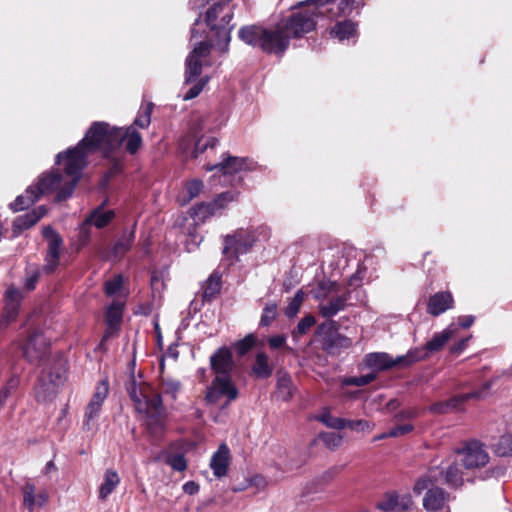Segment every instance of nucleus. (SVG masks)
Listing matches in <instances>:
<instances>
[{"mask_svg":"<svg viewBox=\"0 0 512 512\" xmlns=\"http://www.w3.org/2000/svg\"><path fill=\"white\" fill-rule=\"evenodd\" d=\"M87 149L85 140H81L75 147L68 149L64 153H58L56 164L59 165L65 158L64 172L59 169H52L44 172L38 177L36 184L30 185L24 194L19 195L10 203V208L14 211H21L33 205L42 195L55 193V201L61 202L69 198L79 179L82 170L86 166Z\"/></svg>","mask_w":512,"mask_h":512,"instance_id":"nucleus-1","label":"nucleus"},{"mask_svg":"<svg viewBox=\"0 0 512 512\" xmlns=\"http://www.w3.org/2000/svg\"><path fill=\"white\" fill-rule=\"evenodd\" d=\"M126 390L133 401L138 413L146 417V426L149 433L158 438L165 427L166 409L163 405L165 399L175 401L181 390V382L168 375H160L157 388L142 380V376L131 375L126 384Z\"/></svg>","mask_w":512,"mask_h":512,"instance_id":"nucleus-2","label":"nucleus"},{"mask_svg":"<svg viewBox=\"0 0 512 512\" xmlns=\"http://www.w3.org/2000/svg\"><path fill=\"white\" fill-rule=\"evenodd\" d=\"M82 140H85L87 151L100 150L107 158L123 143L130 154H135L142 145V136L134 126L124 129L111 127L106 122L93 123Z\"/></svg>","mask_w":512,"mask_h":512,"instance_id":"nucleus-3","label":"nucleus"},{"mask_svg":"<svg viewBox=\"0 0 512 512\" xmlns=\"http://www.w3.org/2000/svg\"><path fill=\"white\" fill-rule=\"evenodd\" d=\"M241 41L267 54L283 56L290 44V36L281 23L272 28L260 25L243 26L238 31Z\"/></svg>","mask_w":512,"mask_h":512,"instance_id":"nucleus-4","label":"nucleus"},{"mask_svg":"<svg viewBox=\"0 0 512 512\" xmlns=\"http://www.w3.org/2000/svg\"><path fill=\"white\" fill-rule=\"evenodd\" d=\"M212 45L207 41H200L194 45L185 61V84H195L184 94L183 100L196 98L208 83L209 78H199L202 72L203 60L210 54Z\"/></svg>","mask_w":512,"mask_h":512,"instance_id":"nucleus-5","label":"nucleus"},{"mask_svg":"<svg viewBox=\"0 0 512 512\" xmlns=\"http://www.w3.org/2000/svg\"><path fill=\"white\" fill-rule=\"evenodd\" d=\"M443 471L437 467L430 468L428 472L417 479L414 484L413 491L420 495L426 491L423 498V507L429 512H436L444 508L445 504L450 501V494L443 488L436 486L439 483V477Z\"/></svg>","mask_w":512,"mask_h":512,"instance_id":"nucleus-6","label":"nucleus"},{"mask_svg":"<svg viewBox=\"0 0 512 512\" xmlns=\"http://www.w3.org/2000/svg\"><path fill=\"white\" fill-rule=\"evenodd\" d=\"M233 13L228 10L224 12V4L216 3L206 12V23L212 31H215L216 46L222 53H226L231 40V31L234 24H230Z\"/></svg>","mask_w":512,"mask_h":512,"instance_id":"nucleus-7","label":"nucleus"},{"mask_svg":"<svg viewBox=\"0 0 512 512\" xmlns=\"http://www.w3.org/2000/svg\"><path fill=\"white\" fill-rule=\"evenodd\" d=\"M423 359H425V355L420 354L418 350H410L407 354L396 358H392L385 352H373L365 355L364 363L368 368L384 371L395 366L408 367Z\"/></svg>","mask_w":512,"mask_h":512,"instance_id":"nucleus-8","label":"nucleus"},{"mask_svg":"<svg viewBox=\"0 0 512 512\" xmlns=\"http://www.w3.org/2000/svg\"><path fill=\"white\" fill-rule=\"evenodd\" d=\"M66 379V371L62 364L50 370H42L34 388L35 397L39 402L50 401L57 393L58 387Z\"/></svg>","mask_w":512,"mask_h":512,"instance_id":"nucleus-9","label":"nucleus"},{"mask_svg":"<svg viewBox=\"0 0 512 512\" xmlns=\"http://www.w3.org/2000/svg\"><path fill=\"white\" fill-rule=\"evenodd\" d=\"M239 396V390L233 382L231 375H216L207 387L205 399L209 404H218L225 399L221 409L227 408Z\"/></svg>","mask_w":512,"mask_h":512,"instance_id":"nucleus-10","label":"nucleus"},{"mask_svg":"<svg viewBox=\"0 0 512 512\" xmlns=\"http://www.w3.org/2000/svg\"><path fill=\"white\" fill-rule=\"evenodd\" d=\"M317 19V13L314 7H312L292 12L291 15L280 23L290 38H300L316 28Z\"/></svg>","mask_w":512,"mask_h":512,"instance_id":"nucleus-11","label":"nucleus"},{"mask_svg":"<svg viewBox=\"0 0 512 512\" xmlns=\"http://www.w3.org/2000/svg\"><path fill=\"white\" fill-rule=\"evenodd\" d=\"M237 196L238 193L233 191L220 193L210 202H201L191 207L190 216L196 224H202L224 209L228 203L235 201Z\"/></svg>","mask_w":512,"mask_h":512,"instance_id":"nucleus-12","label":"nucleus"},{"mask_svg":"<svg viewBox=\"0 0 512 512\" xmlns=\"http://www.w3.org/2000/svg\"><path fill=\"white\" fill-rule=\"evenodd\" d=\"M253 231L238 229L232 235L224 236L223 254L228 255L231 250L236 256L247 253L256 242Z\"/></svg>","mask_w":512,"mask_h":512,"instance_id":"nucleus-13","label":"nucleus"},{"mask_svg":"<svg viewBox=\"0 0 512 512\" xmlns=\"http://www.w3.org/2000/svg\"><path fill=\"white\" fill-rule=\"evenodd\" d=\"M458 453L463 455L462 462L467 469L480 468L489 462V454L478 440L468 441Z\"/></svg>","mask_w":512,"mask_h":512,"instance_id":"nucleus-14","label":"nucleus"},{"mask_svg":"<svg viewBox=\"0 0 512 512\" xmlns=\"http://www.w3.org/2000/svg\"><path fill=\"white\" fill-rule=\"evenodd\" d=\"M258 168V163L249 157H236L227 155L223 160L208 167V170H216L222 175H232L241 171H254Z\"/></svg>","mask_w":512,"mask_h":512,"instance_id":"nucleus-15","label":"nucleus"},{"mask_svg":"<svg viewBox=\"0 0 512 512\" xmlns=\"http://www.w3.org/2000/svg\"><path fill=\"white\" fill-rule=\"evenodd\" d=\"M491 386L492 383L490 381H486L483 383L481 389L457 395L448 402L436 403L432 405L431 410L437 413H446L450 409L457 408L461 403L469 399H483L487 396L488 390L491 388Z\"/></svg>","mask_w":512,"mask_h":512,"instance_id":"nucleus-16","label":"nucleus"},{"mask_svg":"<svg viewBox=\"0 0 512 512\" xmlns=\"http://www.w3.org/2000/svg\"><path fill=\"white\" fill-rule=\"evenodd\" d=\"M47 344L43 334L35 331L23 346V355L29 362L41 364L46 357Z\"/></svg>","mask_w":512,"mask_h":512,"instance_id":"nucleus-17","label":"nucleus"},{"mask_svg":"<svg viewBox=\"0 0 512 512\" xmlns=\"http://www.w3.org/2000/svg\"><path fill=\"white\" fill-rule=\"evenodd\" d=\"M22 294L19 289L10 287L5 293V305L3 317L0 321L1 327H6L14 321L19 313Z\"/></svg>","mask_w":512,"mask_h":512,"instance_id":"nucleus-18","label":"nucleus"},{"mask_svg":"<svg viewBox=\"0 0 512 512\" xmlns=\"http://www.w3.org/2000/svg\"><path fill=\"white\" fill-rule=\"evenodd\" d=\"M123 310L124 303L119 300L113 301L107 308L105 317L107 327L103 335V341L114 336L118 332L123 318Z\"/></svg>","mask_w":512,"mask_h":512,"instance_id":"nucleus-19","label":"nucleus"},{"mask_svg":"<svg viewBox=\"0 0 512 512\" xmlns=\"http://www.w3.org/2000/svg\"><path fill=\"white\" fill-rule=\"evenodd\" d=\"M458 327L455 324H450L443 331L435 333L431 340H429L423 349H417L420 354L425 355V358L431 354L440 351L445 344L457 333Z\"/></svg>","mask_w":512,"mask_h":512,"instance_id":"nucleus-20","label":"nucleus"},{"mask_svg":"<svg viewBox=\"0 0 512 512\" xmlns=\"http://www.w3.org/2000/svg\"><path fill=\"white\" fill-rule=\"evenodd\" d=\"M337 0H305L297 3L295 8L302 6L314 7L318 17H326L330 20L345 16L344 13H337Z\"/></svg>","mask_w":512,"mask_h":512,"instance_id":"nucleus-21","label":"nucleus"},{"mask_svg":"<svg viewBox=\"0 0 512 512\" xmlns=\"http://www.w3.org/2000/svg\"><path fill=\"white\" fill-rule=\"evenodd\" d=\"M23 505L29 512H34L35 508L43 507L49 498L46 490L36 493L34 484L27 482L22 487Z\"/></svg>","mask_w":512,"mask_h":512,"instance_id":"nucleus-22","label":"nucleus"},{"mask_svg":"<svg viewBox=\"0 0 512 512\" xmlns=\"http://www.w3.org/2000/svg\"><path fill=\"white\" fill-rule=\"evenodd\" d=\"M210 364L216 375H230L233 368L231 351L227 347L219 348L210 357Z\"/></svg>","mask_w":512,"mask_h":512,"instance_id":"nucleus-23","label":"nucleus"},{"mask_svg":"<svg viewBox=\"0 0 512 512\" xmlns=\"http://www.w3.org/2000/svg\"><path fill=\"white\" fill-rule=\"evenodd\" d=\"M454 299L450 292H437L430 296L427 312L432 316H439L453 307Z\"/></svg>","mask_w":512,"mask_h":512,"instance_id":"nucleus-24","label":"nucleus"},{"mask_svg":"<svg viewBox=\"0 0 512 512\" xmlns=\"http://www.w3.org/2000/svg\"><path fill=\"white\" fill-rule=\"evenodd\" d=\"M47 212L45 206L41 205L24 215L18 216L13 222V233L18 235L22 231L36 224Z\"/></svg>","mask_w":512,"mask_h":512,"instance_id":"nucleus-25","label":"nucleus"},{"mask_svg":"<svg viewBox=\"0 0 512 512\" xmlns=\"http://www.w3.org/2000/svg\"><path fill=\"white\" fill-rule=\"evenodd\" d=\"M413 505L412 498L409 494L399 495L391 493L387 495L386 499L378 504V508L383 511H408Z\"/></svg>","mask_w":512,"mask_h":512,"instance_id":"nucleus-26","label":"nucleus"},{"mask_svg":"<svg viewBox=\"0 0 512 512\" xmlns=\"http://www.w3.org/2000/svg\"><path fill=\"white\" fill-rule=\"evenodd\" d=\"M230 461V451L226 444H221L217 451L212 455L210 467L217 478L224 477L227 474Z\"/></svg>","mask_w":512,"mask_h":512,"instance_id":"nucleus-27","label":"nucleus"},{"mask_svg":"<svg viewBox=\"0 0 512 512\" xmlns=\"http://www.w3.org/2000/svg\"><path fill=\"white\" fill-rule=\"evenodd\" d=\"M295 386L291 376L284 370L280 369L276 372V394L283 401H289L294 394Z\"/></svg>","mask_w":512,"mask_h":512,"instance_id":"nucleus-28","label":"nucleus"},{"mask_svg":"<svg viewBox=\"0 0 512 512\" xmlns=\"http://www.w3.org/2000/svg\"><path fill=\"white\" fill-rule=\"evenodd\" d=\"M120 481V476L116 470L111 468L106 469L103 475V482L99 486L98 490L99 499L101 501H105L118 487Z\"/></svg>","mask_w":512,"mask_h":512,"instance_id":"nucleus-29","label":"nucleus"},{"mask_svg":"<svg viewBox=\"0 0 512 512\" xmlns=\"http://www.w3.org/2000/svg\"><path fill=\"white\" fill-rule=\"evenodd\" d=\"M348 299V294L334 296L327 303L319 305V313L324 318H331L345 309Z\"/></svg>","mask_w":512,"mask_h":512,"instance_id":"nucleus-30","label":"nucleus"},{"mask_svg":"<svg viewBox=\"0 0 512 512\" xmlns=\"http://www.w3.org/2000/svg\"><path fill=\"white\" fill-rule=\"evenodd\" d=\"M115 217L113 210H105L103 205L95 208L87 217L86 221L98 229L106 227Z\"/></svg>","mask_w":512,"mask_h":512,"instance_id":"nucleus-31","label":"nucleus"},{"mask_svg":"<svg viewBox=\"0 0 512 512\" xmlns=\"http://www.w3.org/2000/svg\"><path fill=\"white\" fill-rule=\"evenodd\" d=\"M330 34L340 42L349 40L356 37L357 25L351 20L339 21L331 29Z\"/></svg>","mask_w":512,"mask_h":512,"instance_id":"nucleus-32","label":"nucleus"},{"mask_svg":"<svg viewBox=\"0 0 512 512\" xmlns=\"http://www.w3.org/2000/svg\"><path fill=\"white\" fill-rule=\"evenodd\" d=\"M135 225L129 231H124L121 237L112 247L111 255L114 258H121L132 247L135 240Z\"/></svg>","mask_w":512,"mask_h":512,"instance_id":"nucleus-33","label":"nucleus"},{"mask_svg":"<svg viewBox=\"0 0 512 512\" xmlns=\"http://www.w3.org/2000/svg\"><path fill=\"white\" fill-rule=\"evenodd\" d=\"M252 373L256 378L267 379L273 373V367L269 363V357L264 352H258L252 366Z\"/></svg>","mask_w":512,"mask_h":512,"instance_id":"nucleus-34","label":"nucleus"},{"mask_svg":"<svg viewBox=\"0 0 512 512\" xmlns=\"http://www.w3.org/2000/svg\"><path fill=\"white\" fill-rule=\"evenodd\" d=\"M437 468L443 471L442 476L439 477V482L443 481L453 488H458L463 484L462 472L456 463L449 465L447 468Z\"/></svg>","mask_w":512,"mask_h":512,"instance_id":"nucleus-35","label":"nucleus"},{"mask_svg":"<svg viewBox=\"0 0 512 512\" xmlns=\"http://www.w3.org/2000/svg\"><path fill=\"white\" fill-rule=\"evenodd\" d=\"M61 245V237L48 241V253L46 257L47 264L44 267L47 273L54 272L58 266Z\"/></svg>","mask_w":512,"mask_h":512,"instance_id":"nucleus-36","label":"nucleus"},{"mask_svg":"<svg viewBox=\"0 0 512 512\" xmlns=\"http://www.w3.org/2000/svg\"><path fill=\"white\" fill-rule=\"evenodd\" d=\"M492 447L494 453L500 457L512 455V433L502 435Z\"/></svg>","mask_w":512,"mask_h":512,"instance_id":"nucleus-37","label":"nucleus"},{"mask_svg":"<svg viewBox=\"0 0 512 512\" xmlns=\"http://www.w3.org/2000/svg\"><path fill=\"white\" fill-rule=\"evenodd\" d=\"M221 289V280L219 276L211 275L204 287L203 290V299L206 301H211L214 299L220 292Z\"/></svg>","mask_w":512,"mask_h":512,"instance_id":"nucleus-38","label":"nucleus"},{"mask_svg":"<svg viewBox=\"0 0 512 512\" xmlns=\"http://www.w3.org/2000/svg\"><path fill=\"white\" fill-rule=\"evenodd\" d=\"M315 317L311 314L303 317L297 324V326L292 330L291 336L294 340H298L301 336L308 333L310 328L315 324Z\"/></svg>","mask_w":512,"mask_h":512,"instance_id":"nucleus-39","label":"nucleus"},{"mask_svg":"<svg viewBox=\"0 0 512 512\" xmlns=\"http://www.w3.org/2000/svg\"><path fill=\"white\" fill-rule=\"evenodd\" d=\"M102 407L88 403L83 420V428L90 431L94 428V421L99 417Z\"/></svg>","mask_w":512,"mask_h":512,"instance_id":"nucleus-40","label":"nucleus"},{"mask_svg":"<svg viewBox=\"0 0 512 512\" xmlns=\"http://www.w3.org/2000/svg\"><path fill=\"white\" fill-rule=\"evenodd\" d=\"M109 385L106 379L101 380L95 387V391L89 403L102 407L105 399L108 396Z\"/></svg>","mask_w":512,"mask_h":512,"instance_id":"nucleus-41","label":"nucleus"},{"mask_svg":"<svg viewBox=\"0 0 512 512\" xmlns=\"http://www.w3.org/2000/svg\"><path fill=\"white\" fill-rule=\"evenodd\" d=\"M318 419L329 428L336 430H341L345 428L346 419L335 417L328 410L323 411Z\"/></svg>","mask_w":512,"mask_h":512,"instance_id":"nucleus-42","label":"nucleus"},{"mask_svg":"<svg viewBox=\"0 0 512 512\" xmlns=\"http://www.w3.org/2000/svg\"><path fill=\"white\" fill-rule=\"evenodd\" d=\"M152 108L153 105L151 103L147 104L145 107H142L131 126H134L135 128L136 126L140 128H147L151 122Z\"/></svg>","mask_w":512,"mask_h":512,"instance_id":"nucleus-43","label":"nucleus"},{"mask_svg":"<svg viewBox=\"0 0 512 512\" xmlns=\"http://www.w3.org/2000/svg\"><path fill=\"white\" fill-rule=\"evenodd\" d=\"M277 314V304L274 302L267 303L263 308V312L259 322L260 326H269L275 320Z\"/></svg>","mask_w":512,"mask_h":512,"instance_id":"nucleus-44","label":"nucleus"},{"mask_svg":"<svg viewBox=\"0 0 512 512\" xmlns=\"http://www.w3.org/2000/svg\"><path fill=\"white\" fill-rule=\"evenodd\" d=\"M303 301L304 293L301 290H299L296 292L294 297L289 301L288 306L285 309V315L288 318L295 317L298 314Z\"/></svg>","mask_w":512,"mask_h":512,"instance_id":"nucleus-45","label":"nucleus"},{"mask_svg":"<svg viewBox=\"0 0 512 512\" xmlns=\"http://www.w3.org/2000/svg\"><path fill=\"white\" fill-rule=\"evenodd\" d=\"M364 3V0H339L337 4V13L350 15L353 11H358Z\"/></svg>","mask_w":512,"mask_h":512,"instance_id":"nucleus-46","label":"nucleus"},{"mask_svg":"<svg viewBox=\"0 0 512 512\" xmlns=\"http://www.w3.org/2000/svg\"><path fill=\"white\" fill-rule=\"evenodd\" d=\"M255 343L256 337L253 334H248L243 339L237 341L234 346L237 354L239 356H244L255 346Z\"/></svg>","mask_w":512,"mask_h":512,"instance_id":"nucleus-47","label":"nucleus"},{"mask_svg":"<svg viewBox=\"0 0 512 512\" xmlns=\"http://www.w3.org/2000/svg\"><path fill=\"white\" fill-rule=\"evenodd\" d=\"M202 189L203 182L201 180L194 179L188 182L184 188V191L187 194V197L184 199V202H189L193 198L197 197Z\"/></svg>","mask_w":512,"mask_h":512,"instance_id":"nucleus-48","label":"nucleus"},{"mask_svg":"<svg viewBox=\"0 0 512 512\" xmlns=\"http://www.w3.org/2000/svg\"><path fill=\"white\" fill-rule=\"evenodd\" d=\"M123 285V277L118 274L115 275L112 279H109L104 284V290L106 295L113 296L120 291Z\"/></svg>","mask_w":512,"mask_h":512,"instance_id":"nucleus-49","label":"nucleus"},{"mask_svg":"<svg viewBox=\"0 0 512 512\" xmlns=\"http://www.w3.org/2000/svg\"><path fill=\"white\" fill-rule=\"evenodd\" d=\"M374 424L370 423L367 420L359 419V420H345V428H349L354 431H372L374 429Z\"/></svg>","mask_w":512,"mask_h":512,"instance_id":"nucleus-50","label":"nucleus"},{"mask_svg":"<svg viewBox=\"0 0 512 512\" xmlns=\"http://www.w3.org/2000/svg\"><path fill=\"white\" fill-rule=\"evenodd\" d=\"M166 464L178 472H182L187 468V462L183 454H174L168 456L166 459Z\"/></svg>","mask_w":512,"mask_h":512,"instance_id":"nucleus-51","label":"nucleus"},{"mask_svg":"<svg viewBox=\"0 0 512 512\" xmlns=\"http://www.w3.org/2000/svg\"><path fill=\"white\" fill-rule=\"evenodd\" d=\"M197 134H198V130L193 128V129H191L189 135L187 136V138H191V141H193V142L195 141L194 149L192 152V155L194 158H197L200 154H202L207 149V146L204 143V138L203 137L197 138Z\"/></svg>","mask_w":512,"mask_h":512,"instance_id":"nucleus-52","label":"nucleus"},{"mask_svg":"<svg viewBox=\"0 0 512 512\" xmlns=\"http://www.w3.org/2000/svg\"><path fill=\"white\" fill-rule=\"evenodd\" d=\"M91 238V225L86 220L80 225L78 232V249L87 245Z\"/></svg>","mask_w":512,"mask_h":512,"instance_id":"nucleus-53","label":"nucleus"},{"mask_svg":"<svg viewBox=\"0 0 512 512\" xmlns=\"http://www.w3.org/2000/svg\"><path fill=\"white\" fill-rule=\"evenodd\" d=\"M320 438L323 441V443L330 449H335L339 447L343 440L341 435L336 434L334 432L322 433L320 435Z\"/></svg>","mask_w":512,"mask_h":512,"instance_id":"nucleus-54","label":"nucleus"},{"mask_svg":"<svg viewBox=\"0 0 512 512\" xmlns=\"http://www.w3.org/2000/svg\"><path fill=\"white\" fill-rule=\"evenodd\" d=\"M414 430V426L412 424H403L398 425L388 431V435H391L392 438L400 437L406 435Z\"/></svg>","mask_w":512,"mask_h":512,"instance_id":"nucleus-55","label":"nucleus"},{"mask_svg":"<svg viewBox=\"0 0 512 512\" xmlns=\"http://www.w3.org/2000/svg\"><path fill=\"white\" fill-rule=\"evenodd\" d=\"M375 379H376V374L368 373V374H365V375H361L359 377L352 378L349 381V383L353 384L355 386L361 387V386H365V385L373 382Z\"/></svg>","mask_w":512,"mask_h":512,"instance_id":"nucleus-56","label":"nucleus"},{"mask_svg":"<svg viewBox=\"0 0 512 512\" xmlns=\"http://www.w3.org/2000/svg\"><path fill=\"white\" fill-rule=\"evenodd\" d=\"M20 384V377L18 375H12L6 384L1 388L3 391L10 396L13 391H15Z\"/></svg>","mask_w":512,"mask_h":512,"instance_id":"nucleus-57","label":"nucleus"},{"mask_svg":"<svg viewBox=\"0 0 512 512\" xmlns=\"http://www.w3.org/2000/svg\"><path fill=\"white\" fill-rule=\"evenodd\" d=\"M39 271L38 270H34L32 271L31 273H28V275L26 276V279H25V287L27 290H33L36 286V283L39 279Z\"/></svg>","mask_w":512,"mask_h":512,"instance_id":"nucleus-58","label":"nucleus"},{"mask_svg":"<svg viewBox=\"0 0 512 512\" xmlns=\"http://www.w3.org/2000/svg\"><path fill=\"white\" fill-rule=\"evenodd\" d=\"M285 343H286L285 335H275V336H271L268 339V344H269L270 348H272V349L281 348L285 345Z\"/></svg>","mask_w":512,"mask_h":512,"instance_id":"nucleus-59","label":"nucleus"},{"mask_svg":"<svg viewBox=\"0 0 512 512\" xmlns=\"http://www.w3.org/2000/svg\"><path fill=\"white\" fill-rule=\"evenodd\" d=\"M417 412L413 409L402 410L394 416L396 422L416 417Z\"/></svg>","mask_w":512,"mask_h":512,"instance_id":"nucleus-60","label":"nucleus"},{"mask_svg":"<svg viewBox=\"0 0 512 512\" xmlns=\"http://www.w3.org/2000/svg\"><path fill=\"white\" fill-rule=\"evenodd\" d=\"M468 341H469V337L459 340L457 343L452 345L450 352L452 354H457V355L462 353L465 350V348L467 347Z\"/></svg>","mask_w":512,"mask_h":512,"instance_id":"nucleus-61","label":"nucleus"},{"mask_svg":"<svg viewBox=\"0 0 512 512\" xmlns=\"http://www.w3.org/2000/svg\"><path fill=\"white\" fill-rule=\"evenodd\" d=\"M183 491L188 495H194L199 491V485L194 481H188L183 485Z\"/></svg>","mask_w":512,"mask_h":512,"instance_id":"nucleus-62","label":"nucleus"},{"mask_svg":"<svg viewBox=\"0 0 512 512\" xmlns=\"http://www.w3.org/2000/svg\"><path fill=\"white\" fill-rule=\"evenodd\" d=\"M43 236L47 241L60 237V235L50 226L43 228Z\"/></svg>","mask_w":512,"mask_h":512,"instance_id":"nucleus-63","label":"nucleus"},{"mask_svg":"<svg viewBox=\"0 0 512 512\" xmlns=\"http://www.w3.org/2000/svg\"><path fill=\"white\" fill-rule=\"evenodd\" d=\"M474 322V317L471 315L461 316L458 318V324L462 328H469Z\"/></svg>","mask_w":512,"mask_h":512,"instance_id":"nucleus-64","label":"nucleus"}]
</instances>
